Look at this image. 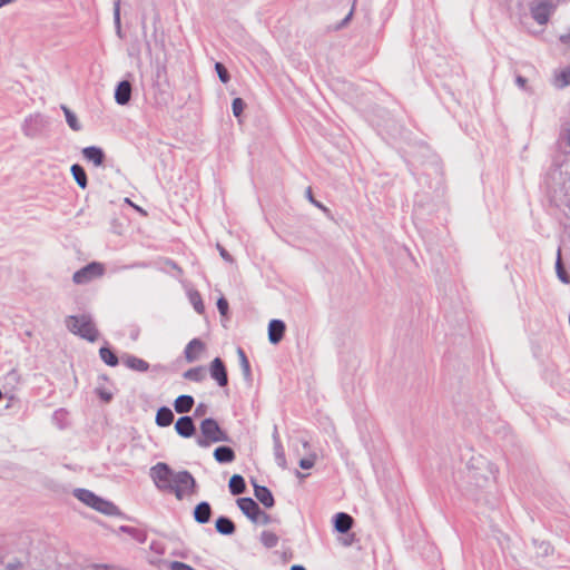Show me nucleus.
Instances as JSON below:
<instances>
[{
  "label": "nucleus",
  "instance_id": "1",
  "mask_svg": "<svg viewBox=\"0 0 570 570\" xmlns=\"http://www.w3.org/2000/svg\"><path fill=\"white\" fill-rule=\"evenodd\" d=\"M150 476L159 490L175 493L178 500H181L186 494L195 493L197 489V482L189 471L175 472L165 462H158L154 465L150 469Z\"/></svg>",
  "mask_w": 570,
  "mask_h": 570
},
{
  "label": "nucleus",
  "instance_id": "2",
  "mask_svg": "<svg viewBox=\"0 0 570 570\" xmlns=\"http://www.w3.org/2000/svg\"><path fill=\"white\" fill-rule=\"evenodd\" d=\"M67 328L75 335L94 343L98 340L99 332L90 314L69 315L66 317Z\"/></svg>",
  "mask_w": 570,
  "mask_h": 570
},
{
  "label": "nucleus",
  "instance_id": "3",
  "mask_svg": "<svg viewBox=\"0 0 570 570\" xmlns=\"http://www.w3.org/2000/svg\"><path fill=\"white\" fill-rule=\"evenodd\" d=\"M200 436H197L196 444L199 448H208L212 443L230 442L228 433L220 428L214 417H206L200 422Z\"/></svg>",
  "mask_w": 570,
  "mask_h": 570
},
{
  "label": "nucleus",
  "instance_id": "4",
  "mask_svg": "<svg viewBox=\"0 0 570 570\" xmlns=\"http://www.w3.org/2000/svg\"><path fill=\"white\" fill-rule=\"evenodd\" d=\"M48 126V119L37 112L24 118L21 130L29 138H37L43 134Z\"/></svg>",
  "mask_w": 570,
  "mask_h": 570
},
{
  "label": "nucleus",
  "instance_id": "5",
  "mask_svg": "<svg viewBox=\"0 0 570 570\" xmlns=\"http://www.w3.org/2000/svg\"><path fill=\"white\" fill-rule=\"evenodd\" d=\"M105 267L101 263L91 262L86 266L81 267L77 272H75L72 276V281L76 284L82 285L91 282L96 277H99L104 274Z\"/></svg>",
  "mask_w": 570,
  "mask_h": 570
},
{
  "label": "nucleus",
  "instance_id": "6",
  "mask_svg": "<svg viewBox=\"0 0 570 570\" xmlns=\"http://www.w3.org/2000/svg\"><path fill=\"white\" fill-rule=\"evenodd\" d=\"M236 504L239 510L252 521L257 523L259 521V513L262 509L258 503L249 497L238 498Z\"/></svg>",
  "mask_w": 570,
  "mask_h": 570
},
{
  "label": "nucleus",
  "instance_id": "7",
  "mask_svg": "<svg viewBox=\"0 0 570 570\" xmlns=\"http://www.w3.org/2000/svg\"><path fill=\"white\" fill-rule=\"evenodd\" d=\"M209 374L216 381L219 387H225L228 384V374L224 361L220 357H215L209 364Z\"/></svg>",
  "mask_w": 570,
  "mask_h": 570
},
{
  "label": "nucleus",
  "instance_id": "8",
  "mask_svg": "<svg viewBox=\"0 0 570 570\" xmlns=\"http://www.w3.org/2000/svg\"><path fill=\"white\" fill-rule=\"evenodd\" d=\"M176 433L184 438L189 439L196 433V425L194 419L189 415H183L175 422Z\"/></svg>",
  "mask_w": 570,
  "mask_h": 570
},
{
  "label": "nucleus",
  "instance_id": "9",
  "mask_svg": "<svg viewBox=\"0 0 570 570\" xmlns=\"http://www.w3.org/2000/svg\"><path fill=\"white\" fill-rule=\"evenodd\" d=\"M250 483L254 488L255 498L267 509H271L275 505V499L272 491L266 485H261L256 482L255 479L250 480Z\"/></svg>",
  "mask_w": 570,
  "mask_h": 570
},
{
  "label": "nucleus",
  "instance_id": "10",
  "mask_svg": "<svg viewBox=\"0 0 570 570\" xmlns=\"http://www.w3.org/2000/svg\"><path fill=\"white\" fill-rule=\"evenodd\" d=\"M131 92H132V86L129 80L124 79V80L119 81L115 88V94H114L115 101L119 106L128 105L131 99Z\"/></svg>",
  "mask_w": 570,
  "mask_h": 570
},
{
  "label": "nucleus",
  "instance_id": "11",
  "mask_svg": "<svg viewBox=\"0 0 570 570\" xmlns=\"http://www.w3.org/2000/svg\"><path fill=\"white\" fill-rule=\"evenodd\" d=\"M334 531L347 534L354 524V519L346 512H337L333 517Z\"/></svg>",
  "mask_w": 570,
  "mask_h": 570
},
{
  "label": "nucleus",
  "instance_id": "12",
  "mask_svg": "<svg viewBox=\"0 0 570 570\" xmlns=\"http://www.w3.org/2000/svg\"><path fill=\"white\" fill-rule=\"evenodd\" d=\"M286 325L282 320L273 318L268 323V341L272 344H278L285 334Z\"/></svg>",
  "mask_w": 570,
  "mask_h": 570
},
{
  "label": "nucleus",
  "instance_id": "13",
  "mask_svg": "<svg viewBox=\"0 0 570 570\" xmlns=\"http://www.w3.org/2000/svg\"><path fill=\"white\" fill-rule=\"evenodd\" d=\"M531 17L539 24H546L551 16L552 7L548 2H540L530 8Z\"/></svg>",
  "mask_w": 570,
  "mask_h": 570
},
{
  "label": "nucleus",
  "instance_id": "14",
  "mask_svg": "<svg viewBox=\"0 0 570 570\" xmlns=\"http://www.w3.org/2000/svg\"><path fill=\"white\" fill-rule=\"evenodd\" d=\"M94 510L108 517H125L120 509L111 501L98 497Z\"/></svg>",
  "mask_w": 570,
  "mask_h": 570
},
{
  "label": "nucleus",
  "instance_id": "15",
  "mask_svg": "<svg viewBox=\"0 0 570 570\" xmlns=\"http://www.w3.org/2000/svg\"><path fill=\"white\" fill-rule=\"evenodd\" d=\"M213 514L212 505L207 501H200L193 510V518L199 524H206L210 521Z\"/></svg>",
  "mask_w": 570,
  "mask_h": 570
},
{
  "label": "nucleus",
  "instance_id": "16",
  "mask_svg": "<svg viewBox=\"0 0 570 570\" xmlns=\"http://www.w3.org/2000/svg\"><path fill=\"white\" fill-rule=\"evenodd\" d=\"M82 156L86 160L92 163L96 167L104 165L106 155L101 147L88 146L82 149Z\"/></svg>",
  "mask_w": 570,
  "mask_h": 570
},
{
  "label": "nucleus",
  "instance_id": "17",
  "mask_svg": "<svg viewBox=\"0 0 570 570\" xmlns=\"http://www.w3.org/2000/svg\"><path fill=\"white\" fill-rule=\"evenodd\" d=\"M122 363L126 367L136 372L145 373L149 370L148 362L132 354H125L122 356Z\"/></svg>",
  "mask_w": 570,
  "mask_h": 570
},
{
  "label": "nucleus",
  "instance_id": "18",
  "mask_svg": "<svg viewBox=\"0 0 570 570\" xmlns=\"http://www.w3.org/2000/svg\"><path fill=\"white\" fill-rule=\"evenodd\" d=\"M213 456L219 464H228L235 461L236 454L233 448L228 445H219L214 450Z\"/></svg>",
  "mask_w": 570,
  "mask_h": 570
},
{
  "label": "nucleus",
  "instance_id": "19",
  "mask_svg": "<svg viewBox=\"0 0 570 570\" xmlns=\"http://www.w3.org/2000/svg\"><path fill=\"white\" fill-rule=\"evenodd\" d=\"M215 530L222 535H233L236 532V525L230 518L219 515L215 521Z\"/></svg>",
  "mask_w": 570,
  "mask_h": 570
},
{
  "label": "nucleus",
  "instance_id": "20",
  "mask_svg": "<svg viewBox=\"0 0 570 570\" xmlns=\"http://www.w3.org/2000/svg\"><path fill=\"white\" fill-rule=\"evenodd\" d=\"M205 348V344L200 338H193L186 345L184 354L187 362L191 363L198 360V354L195 351H203Z\"/></svg>",
  "mask_w": 570,
  "mask_h": 570
},
{
  "label": "nucleus",
  "instance_id": "21",
  "mask_svg": "<svg viewBox=\"0 0 570 570\" xmlns=\"http://www.w3.org/2000/svg\"><path fill=\"white\" fill-rule=\"evenodd\" d=\"M420 157H428V158H430L432 165H435V166L439 165L438 156L432 154L428 146H422L420 148ZM413 158H414L413 160H411V161L409 160L407 161V167H409V170L411 171V174L415 175L416 171H417V167L415 166V161L419 160V155H415Z\"/></svg>",
  "mask_w": 570,
  "mask_h": 570
},
{
  "label": "nucleus",
  "instance_id": "22",
  "mask_svg": "<svg viewBox=\"0 0 570 570\" xmlns=\"http://www.w3.org/2000/svg\"><path fill=\"white\" fill-rule=\"evenodd\" d=\"M72 494L76 499H78L80 502H82L83 504L88 505L91 509H94L96 501L99 497L95 492L83 488L75 489Z\"/></svg>",
  "mask_w": 570,
  "mask_h": 570
},
{
  "label": "nucleus",
  "instance_id": "23",
  "mask_svg": "<svg viewBox=\"0 0 570 570\" xmlns=\"http://www.w3.org/2000/svg\"><path fill=\"white\" fill-rule=\"evenodd\" d=\"M174 412L170 407L163 405L156 412L155 422L159 428L169 426L174 422Z\"/></svg>",
  "mask_w": 570,
  "mask_h": 570
},
{
  "label": "nucleus",
  "instance_id": "24",
  "mask_svg": "<svg viewBox=\"0 0 570 570\" xmlns=\"http://www.w3.org/2000/svg\"><path fill=\"white\" fill-rule=\"evenodd\" d=\"M195 400L191 395L181 394L174 401V409L177 413H188L194 406Z\"/></svg>",
  "mask_w": 570,
  "mask_h": 570
},
{
  "label": "nucleus",
  "instance_id": "25",
  "mask_svg": "<svg viewBox=\"0 0 570 570\" xmlns=\"http://www.w3.org/2000/svg\"><path fill=\"white\" fill-rule=\"evenodd\" d=\"M228 489L233 495L243 494L246 491L245 479L240 474H233L228 482Z\"/></svg>",
  "mask_w": 570,
  "mask_h": 570
},
{
  "label": "nucleus",
  "instance_id": "26",
  "mask_svg": "<svg viewBox=\"0 0 570 570\" xmlns=\"http://www.w3.org/2000/svg\"><path fill=\"white\" fill-rule=\"evenodd\" d=\"M99 356L105 364L115 367L119 364V358L109 345H104L99 348Z\"/></svg>",
  "mask_w": 570,
  "mask_h": 570
},
{
  "label": "nucleus",
  "instance_id": "27",
  "mask_svg": "<svg viewBox=\"0 0 570 570\" xmlns=\"http://www.w3.org/2000/svg\"><path fill=\"white\" fill-rule=\"evenodd\" d=\"M70 171L77 185L81 189H85L88 186V178L85 168L79 164H73L70 168Z\"/></svg>",
  "mask_w": 570,
  "mask_h": 570
},
{
  "label": "nucleus",
  "instance_id": "28",
  "mask_svg": "<svg viewBox=\"0 0 570 570\" xmlns=\"http://www.w3.org/2000/svg\"><path fill=\"white\" fill-rule=\"evenodd\" d=\"M119 531L127 533L139 543H145L147 541V532L142 529L130 525H120Z\"/></svg>",
  "mask_w": 570,
  "mask_h": 570
},
{
  "label": "nucleus",
  "instance_id": "29",
  "mask_svg": "<svg viewBox=\"0 0 570 570\" xmlns=\"http://www.w3.org/2000/svg\"><path fill=\"white\" fill-rule=\"evenodd\" d=\"M236 352L238 355L239 365L243 371L244 379L246 381L250 382L252 381V370H250V364H249L248 357H247L245 351L240 346L237 347Z\"/></svg>",
  "mask_w": 570,
  "mask_h": 570
},
{
  "label": "nucleus",
  "instance_id": "30",
  "mask_svg": "<svg viewBox=\"0 0 570 570\" xmlns=\"http://www.w3.org/2000/svg\"><path fill=\"white\" fill-rule=\"evenodd\" d=\"M61 110L65 114L66 121H67L68 126L73 131H80L82 129V125L78 120L76 114L70 108H68L66 105H61Z\"/></svg>",
  "mask_w": 570,
  "mask_h": 570
},
{
  "label": "nucleus",
  "instance_id": "31",
  "mask_svg": "<svg viewBox=\"0 0 570 570\" xmlns=\"http://www.w3.org/2000/svg\"><path fill=\"white\" fill-rule=\"evenodd\" d=\"M556 273H557V276L560 279V282H562L563 284H570V276L567 273V271L564 268V265L562 263L561 248L560 247L558 248V253H557Z\"/></svg>",
  "mask_w": 570,
  "mask_h": 570
},
{
  "label": "nucleus",
  "instance_id": "32",
  "mask_svg": "<svg viewBox=\"0 0 570 570\" xmlns=\"http://www.w3.org/2000/svg\"><path fill=\"white\" fill-rule=\"evenodd\" d=\"M188 298L196 313L200 315L205 313V305L198 291H190L188 293Z\"/></svg>",
  "mask_w": 570,
  "mask_h": 570
},
{
  "label": "nucleus",
  "instance_id": "33",
  "mask_svg": "<svg viewBox=\"0 0 570 570\" xmlns=\"http://www.w3.org/2000/svg\"><path fill=\"white\" fill-rule=\"evenodd\" d=\"M184 379L193 382H202L205 379V372L203 366H196L187 370L183 374Z\"/></svg>",
  "mask_w": 570,
  "mask_h": 570
},
{
  "label": "nucleus",
  "instance_id": "34",
  "mask_svg": "<svg viewBox=\"0 0 570 570\" xmlns=\"http://www.w3.org/2000/svg\"><path fill=\"white\" fill-rule=\"evenodd\" d=\"M261 542L265 548L272 549L277 546L278 537L274 532L265 530L261 533Z\"/></svg>",
  "mask_w": 570,
  "mask_h": 570
},
{
  "label": "nucleus",
  "instance_id": "35",
  "mask_svg": "<svg viewBox=\"0 0 570 570\" xmlns=\"http://www.w3.org/2000/svg\"><path fill=\"white\" fill-rule=\"evenodd\" d=\"M166 76H167L166 65L161 63V62H157L156 66H155V75H154L153 86L155 88L159 87L160 86V80L165 79Z\"/></svg>",
  "mask_w": 570,
  "mask_h": 570
},
{
  "label": "nucleus",
  "instance_id": "36",
  "mask_svg": "<svg viewBox=\"0 0 570 570\" xmlns=\"http://www.w3.org/2000/svg\"><path fill=\"white\" fill-rule=\"evenodd\" d=\"M114 23L116 28V32L119 38H122L121 32V19H120V0H116L114 2Z\"/></svg>",
  "mask_w": 570,
  "mask_h": 570
},
{
  "label": "nucleus",
  "instance_id": "37",
  "mask_svg": "<svg viewBox=\"0 0 570 570\" xmlns=\"http://www.w3.org/2000/svg\"><path fill=\"white\" fill-rule=\"evenodd\" d=\"M274 455H275V461H276L277 465L283 469L286 468L285 450H284V446L282 443L274 445Z\"/></svg>",
  "mask_w": 570,
  "mask_h": 570
},
{
  "label": "nucleus",
  "instance_id": "38",
  "mask_svg": "<svg viewBox=\"0 0 570 570\" xmlns=\"http://www.w3.org/2000/svg\"><path fill=\"white\" fill-rule=\"evenodd\" d=\"M245 107L246 102L240 97H236L233 99L232 111L236 118H239L243 115Z\"/></svg>",
  "mask_w": 570,
  "mask_h": 570
},
{
  "label": "nucleus",
  "instance_id": "39",
  "mask_svg": "<svg viewBox=\"0 0 570 570\" xmlns=\"http://www.w3.org/2000/svg\"><path fill=\"white\" fill-rule=\"evenodd\" d=\"M215 71L223 83H227L230 80V75L227 68L222 62L215 63Z\"/></svg>",
  "mask_w": 570,
  "mask_h": 570
},
{
  "label": "nucleus",
  "instance_id": "40",
  "mask_svg": "<svg viewBox=\"0 0 570 570\" xmlns=\"http://www.w3.org/2000/svg\"><path fill=\"white\" fill-rule=\"evenodd\" d=\"M570 85V68L564 69L557 77V87L564 88Z\"/></svg>",
  "mask_w": 570,
  "mask_h": 570
},
{
  "label": "nucleus",
  "instance_id": "41",
  "mask_svg": "<svg viewBox=\"0 0 570 570\" xmlns=\"http://www.w3.org/2000/svg\"><path fill=\"white\" fill-rule=\"evenodd\" d=\"M305 194L309 203H312L315 207L322 209L324 213L330 214V209L326 206H324L321 202L316 200V198H314L311 187L306 189Z\"/></svg>",
  "mask_w": 570,
  "mask_h": 570
},
{
  "label": "nucleus",
  "instance_id": "42",
  "mask_svg": "<svg viewBox=\"0 0 570 570\" xmlns=\"http://www.w3.org/2000/svg\"><path fill=\"white\" fill-rule=\"evenodd\" d=\"M216 306L222 316H227V314L229 312V304H228V301L224 296H220L217 299Z\"/></svg>",
  "mask_w": 570,
  "mask_h": 570
},
{
  "label": "nucleus",
  "instance_id": "43",
  "mask_svg": "<svg viewBox=\"0 0 570 570\" xmlns=\"http://www.w3.org/2000/svg\"><path fill=\"white\" fill-rule=\"evenodd\" d=\"M67 415V411L65 409H58L52 414V421L60 428L63 429L65 425L62 423L63 417Z\"/></svg>",
  "mask_w": 570,
  "mask_h": 570
},
{
  "label": "nucleus",
  "instance_id": "44",
  "mask_svg": "<svg viewBox=\"0 0 570 570\" xmlns=\"http://www.w3.org/2000/svg\"><path fill=\"white\" fill-rule=\"evenodd\" d=\"M95 392L98 395V397L106 403L112 400V393L107 391L106 389L97 387Z\"/></svg>",
  "mask_w": 570,
  "mask_h": 570
},
{
  "label": "nucleus",
  "instance_id": "45",
  "mask_svg": "<svg viewBox=\"0 0 570 570\" xmlns=\"http://www.w3.org/2000/svg\"><path fill=\"white\" fill-rule=\"evenodd\" d=\"M314 464H315V456L302 458L298 461V465L303 470H309L314 466Z\"/></svg>",
  "mask_w": 570,
  "mask_h": 570
},
{
  "label": "nucleus",
  "instance_id": "46",
  "mask_svg": "<svg viewBox=\"0 0 570 570\" xmlns=\"http://www.w3.org/2000/svg\"><path fill=\"white\" fill-rule=\"evenodd\" d=\"M171 570H196L191 566L180 562V561H173L170 564Z\"/></svg>",
  "mask_w": 570,
  "mask_h": 570
},
{
  "label": "nucleus",
  "instance_id": "47",
  "mask_svg": "<svg viewBox=\"0 0 570 570\" xmlns=\"http://www.w3.org/2000/svg\"><path fill=\"white\" fill-rule=\"evenodd\" d=\"M353 12H354V9L352 8L350 10V12L345 16L344 19H342L337 24H336V30H340V29H343L347 26V23L350 22V20L352 19L353 17Z\"/></svg>",
  "mask_w": 570,
  "mask_h": 570
},
{
  "label": "nucleus",
  "instance_id": "48",
  "mask_svg": "<svg viewBox=\"0 0 570 570\" xmlns=\"http://www.w3.org/2000/svg\"><path fill=\"white\" fill-rule=\"evenodd\" d=\"M217 248L219 250V254L222 256V258L225 261V262H228V263H233L234 259L232 257V255L228 253V250H226L225 247H223L222 245H217Z\"/></svg>",
  "mask_w": 570,
  "mask_h": 570
},
{
  "label": "nucleus",
  "instance_id": "49",
  "mask_svg": "<svg viewBox=\"0 0 570 570\" xmlns=\"http://www.w3.org/2000/svg\"><path fill=\"white\" fill-rule=\"evenodd\" d=\"M22 567V562L18 559H14L13 561L11 562H8L6 564V569L4 570H18Z\"/></svg>",
  "mask_w": 570,
  "mask_h": 570
},
{
  "label": "nucleus",
  "instance_id": "50",
  "mask_svg": "<svg viewBox=\"0 0 570 570\" xmlns=\"http://www.w3.org/2000/svg\"><path fill=\"white\" fill-rule=\"evenodd\" d=\"M273 521L272 517L262 510V513H259V521L262 524H268Z\"/></svg>",
  "mask_w": 570,
  "mask_h": 570
},
{
  "label": "nucleus",
  "instance_id": "51",
  "mask_svg": "<svg viewBox=\"0 0 570 570\" xmlns=\"http://www.w3.org/2000/svg\"><path fill=\"white\" fill-rule=\"evenodd\" d=\"M125 202L129 204L132 208H135L138 213H140L142 216H147V212L142 209L140 206L135 205L129 198H126Z\"/></svg>",
  "mask_w": 570,
  "mask_h": 570
},
{
  "label": "nucleus",
  "instance_id": "52",
  "mask_svg": "<svg viewBox=\"0 0 570 570\" xmlns=\"http://www.w3.org/2000/svg\"><path fill=\"white\" fill-rule=\"evenodd\" d=\"M527 78H524L523 76H517L515 77V83L521 88V89H525V85H527Z\"/></svg>",
  "mask_w": 570,
  "mask_h": 570
},
{
  "label": "nucleus",
  "instance_id": "53",
  "mask_svg": "<svg viewBox=\"0 0 570 570\" xmlns=\"http://www.w3.org/2000/svg\"><path fill=\"white\" fill-rule=\"evenodd\" d=\"M139 334H140V330H139V327L135 326V327H132V328L130 330V334H129V336H130V338H131L132 341H137V340H138V337H139Z\"/></svg>",
  "mask_w": 570,
  "mask_h": 570
},
{
  "label": "nucleus",
  "instance_id": "54",
  "mask_svg": "<svg viewBox=\"0 0 570 570\" xmlns=\"http://www.w3.org/2000/svg\"><path fill=\"white\" fill-rule=\"evenodd\" d=\"M206 412V405L204 403H199L195 410V416H200L205 414Z\"/></svg>",
  "mask_w": 570,
  "mask_h": 570
},
{
  "label": "nucleus",
  "instance_id": "55",
  "mask_svg": "<svg viewBox=\"0 0 570 570\" xmlns=\"http://www.w3.org/2000/svg\"><path fill=\"white\" fill-rule=\"evenodd\" d=\"M273 442H274V445L282 443L276 425L274 426V431H273Z\"/></svg>",
  "mask_w": 570,
  "mask_h": 570
},
{
  "label": "nucleus",
  "instance_id": "56",
  "mask_svg": "<svg viewBox=\"0 0 570 570\" xmlns=\"http://www.w3.org/2000/svg\"><path fill=\"white\" fill-rule=\"evenodd\" d=\"M355 540L354 533H347V538L344 540V546H351Z\"/></svg>",
  "mask_w": 570,
  "mask_h": 570
},
{
  "label": "nucleus",
  "instance_id": "57",
  "mask_svg": "<svg viewBox=\"0 0 570 570\" xmlns=\"http://www.w3.org/2000/svg\"><path fill=\"white\" fill-rule=\"evenodd\" d=\"M559 40L564 45H570V31L568 33L561 35Z\"/></svg>",
  "mask_w": 570,
  "mask_h": 570
},
{
  "label": "nucleus",
  "instance_id": "58",
  "mask_svg": "<svg viewBox=\"0 0 570 570\" xmlns=\"http://www.w3.org/2000/svg\"><path fill=\"white\" fill-rule=\"evenodd\" d=\"M489 470H490V473L492 474L493 479L495 480L497 479V473H498V468L493 464H489Z\"/></svg>",
  "mask_w": 570,
  "mask_h": 570
},
{
  "label": "nucleus",
  "instance_id": "59",
  "mask_svg": "<svg viewBox=\"0 0 570 570\" xmlns=\"http://www.w3.org/2000/svg\"><path fill=\"white\" fill-rule=\"evenodd\" d=\"M564 141L566 145L570 147V126L566 129Z\"/></svg>",
  "mask_w": 570,
  "mask_h": 570
},
{
  "label": "nucleus",
  "instance_id": "60",
  "mask_svg": "<svg viewBox=\"0 0 570 570\" xmlns=\"http://www.w3.org/2000/svg\"><path fill=\"white\" fill-rule=\"evenodd\" d=\"M289 570H306L302 564H293Z\"/></svg>",
  "mask_w": 570,
  "mask_h": 570
},
{
  "label": "nucleus",
  "instance_id": "61",
  "mask_svg": "<svg viewBox=\"0 0 570 570\" xmlns=\"http://www.w3.org/2000/svg\"><path fill=\"white\" fill-rule=\"evenodd\" d=\"M16 0H0V8L14 2Z\"/></svg>",
  "mask_w": 570,
  "mask_h": 570
},
{
  "label": "nucleus",
  "instance_id": "62",
  "mask_svg": "<svg viewBox=\"0 0 570 570\" xmlns=\"http://www.w3.org/2000/svg\"><path fill=\"white\" fill-rule=\"evenodd\" d=\"M8 376L16 379L18 376V373L17 371L12 370L11 372H9Z\"/></svg>",
  "mask_w": 570,
  "mask_h": 570
},
{
  "label": "nucleus",
  "instance_id": "63",
  "mask_svg": "<svg viewBox=\"0 0 570 570\" xmlns=\"http://www.w3.org/2000/svg\"><path fill=\"white\" fill-rule=\"evenodd\" d=\"M296 474H297V476H299V478H304V476H305V475H304V474H302L299 471H297V472H296Z\"/></svg>",
  "mask_w": 570,
  "mask_h": 570
},
{
  "label": "nucleus",
  "instance_id": "64",
  "mask_svg": "<svg viewBox=\"0 0 570 570\" xmlns=\"http://www.w3.org/2000/svg\"><path fill=\"white\" fill-rule=\"evenodd\" d=\"M160 99H161V101H164L165 104L167 102V101L165 100V98H164V94H160Z\"/></svg>",
  "mask_w": 570,
  "mask_h": 570
}]
</instances>
